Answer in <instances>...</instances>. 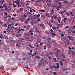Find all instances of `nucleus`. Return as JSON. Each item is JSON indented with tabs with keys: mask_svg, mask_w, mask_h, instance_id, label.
<instances>
[{
	"mask_svg": "<svg viewBox=\"0 0 75 75\" xmlns=\"http://www.w3.org/2000/svg\"><path fill=\"white\" fill-rule=\"evenodd\" d=\"M25 37L26 40H30V38H29V37L28 36V33H25Z\"/></svg>",
	"mask_w": 75,
	"mask_h": 75,
	"instance_id": "obj_1",
	"label": "nucleus"
},
{
	"mask_svg": "<svg viewBox=\"0 0 75 75\" xmlns=\"http://www.w3.org/2000/svg\"><path fill=\"white\" fill-rule=\"evenodd\" d=\"M34 45L35 47H36L38 48H40V46L38 45V44H37V43H34Z\"/></svg>",
	"mask_w": 75,
	"mask_h": 75,
	"instance_id": "obj_2",
	"label": "nucleus"
},
{
	"mask_svg": "<svg viewBox=\"0 0 75 75\" xmlns=\"http://www.w3.org/2000/svg\"><path fill=\"white\" fill-rule=\"evenodd\" d=\"M47 40L48 41H50V40H51V38L50 36H47Z\"/></svg>",
	"mask_w": 75,
	"mask_h": 75,
	"instance_id": "obj_3",
	"label": "nucleus"
},
{
	"mask_svg": "<svg viewBox=\"0 0 75 75\" xmlns=\"http://www.w3.org/2000/svg\"><path fill=\"white\" fill-rule=\"evenodd\" d=\"M54 8H52V9L50 11V12L51 13H50V14H54Z\"/></svg>",
	"mask_w": 75,
	"mask_h": 75,
	"instance_id": "obj_4",
	"label": "nucleus"
},
{
	"mask_svg": "<svg viewBox=\"0 0 75 75\" xmlns=\"http://www.w3.org/2000/svg\"><path fill=\"white\" fill-rule=\"evenodd\" d=\"M48 59H49L50 61H52L51 56L49 55L48 57Z\"/></svg>",
	"mask_w": 75,
	"mask_h": 75,
	"instance_id": "obj_5",
	"label": "nucleus"
},
{
	"mask_svg": "<svg viewBox=\"0 0 75 75\" xmlns=\"http://www.w3.org/2000/svg\"><path fill=\"white\" fill-rule=\"evenodd\" d=\"M56 64L57 66H56V67L57 68V69L58 68L60 67V66H59V63H56Z\"/></svg>",
	"mask_w": 75,
	"mask_h": 75,
	"instance_id": "obj_6",
	"label": "nucleus"
},
{
	"mask_svg": "<svg viewBox=\"0 0 75 75\" xmlns=\"http://www.w3.org/2000/svg\"><path fill=\"white\" fill-rule=\"evenodd\" d=\"M12 38L10 37V38H9V40H10V41H11V42H15V41H14V40H12L11 39H12Z\"/></svg>",
	"mask_w": 75,
	"mask_h": 75,
	"instance_id": "obj_7",
	"label": "nucleus"
},
{
	"mask_svg": "<svg viewBox=\"0 0 75 75\" xmlns=\"http://www.w3.org/2000/svg\"><path fill=\"white\" fill-rule=\"evenodd\" d=\"M69 14H71L70 16H71V17H74V15L72 14L73 13L71 11L69 12Z\"/></svg>",
	"mask_w": 75,
	"mask_h": 75,
	"instance_id": "obj_8",
	"label": "nucleus"
},
{
	"mask_svg": "<svg viewBox=\"0 0 75 75\" xmlns=\"http://www.w3.org/2000/svg\"><path fill=\"white\" fill-rule=\"evenodd\" d=\"M40 61L41 62V63H42V64H44V60L42 59L41 60H40Z\"/></svg>",
	"mask_w": 75,
	"mask_h": 75,
	"instance_id": "obj_9",
	"label": "nucleus"
},
{
	"mask_svg": "<svg viewBox=\"0 0 75 75\" xmlns=\"http://www.w3.org/2000/svg\"><path fill=\"white\" fill-rule=\"evenodd\" d=\"M30 1H27L26 2V5H29V4L30 3Z\"/></svg>",
	"mask_w": 75,
	"mask_h": 75,
	"instance_id": "obj_10",
	"label": "nucleus"
},
{
	"mask_svg": "<svg viewBox=\"0 0 75 75\" xmlns=\"http://www.w3.org/2000/svg\"><path fill=\"white\" fill-rule=\"evenodd\" d=\"M53 62H57V59L55 58H54L53 59Z\"/></svg>",
	"mask_w": 75,
	"mask_h": 75,
	"instance_id": "obj_11",
	"label": "nucleus"
},
{
	"mask_svg": "<svg viewBox=\"0 0 75 75\" xmlns=\"http://www.w3.org/2000/svg\"><path fill=\"white\" fill-rule=\"evenodd\" d=\"M40 12H42V13H45V10H41V9L40 10Z\"/></svg>",
	"mask_w": 75,
	"mask_h": 75,
	"instance_id": "obj_12",
	"label": "nucleus"
},
{
	"mask_svg": "<svg viewBox=\"0 0 75 75\" xmlns=\"http://www.w3.org/2000/svg\"><path fill=\"white\" fill-rule=\"evenodd\" d=\"M52 42H53V44L56 45L57 44V42L54 40H52Z\"/></svg>",
	"mask_w": 75,
	"mask_h": 75,
	"instance_id": "obj_13",
	"label": "nucleus"
},
{
	"mask_svg": "<svg viewBox=\"0 0 75 75\" xmlns=\"http://www.w3.org/2000/svg\"><path fill=\"white\" fill-rule=\"evenodd\" d=\"M60 14H61L62 15H63L64 14V12L62 11H61L60 12Z\"/></svg>",
	"mask_w": 75,
	"mask_h": 75,
	"instance_id": "obj_14",
	"label": "nucleus"
},
{
	"mask_svg": "<svg viewBox=\"0 0 75 75\" xmlns=\"http://www.w3.org/2000/svg\"><path fill=\"white\" fill-rule=\"evenodd\" d=\"M62 57L63 58H65L66 57L65 55H64V54H63L62 55Z\"/></svg>",
	"mask_w": 75,
	"mask_h": 75,
	"instance_id": "obj_15",
	"label": "nucleus"
},
{
	"mask_svg": "<svg viewBox=\"0 0 75 75\" xmlns=\"http://www.w3.org/2000/svg\"><path fill=\"white\" fill-rule=\"evenodd\" d=\"M51 3H47V5L48 6V7H50L51 6Z\"/></svg>",
	"mask_w": 75,
	"mask_h": 75,
	"instance_id": "obj_16",
	"label": "nucleus"
},
{
	"mask_svg": "<svg viewBox=\"0 0 75 75\" xmlns=\"http://www.w3.org/2000/svg\"><path fill=\"white\" fill-rule=\"evenodd\" d=\"M43 0H38L37 1V2L38 3H40V2H42Z\"/></svg>",
	"mask_w": 75,
	"mask_h": 75,
	"instance_id": "obj_17",
	"label": "nucleus"
},
{
	"mask_svg": "<svg viewBox=\"0 0 75 75\" xmlns=\"http://www.w3.org/2000/svg\"><path fill=\"white\" fill-rule=\"evenodd\" d=\"M40 27H44V25L43 24V23H42L40 25Z\"/></svg>",
	"mask_w": 75,
	"mask_h": 75,
	"instance_id": "obj_18",
	"label": "nucleus"
},
{
	"mask_svg": "<svg viewBox=\"0 0 75 75\" xmlns=\"http://www.w3.org/2000/svg\"><path fill=\"white\" fill-rule=\"evenodd\" d=\"M38 2H37V1L35 2L36 6H39V5H38Z\"/></svg>",
	"mask_w": 75,
	"mask_h": 75,
	"instance_id": "obj_19",
	"label": "nucleus"
},
{
	"mask_svg": "<svg viewBox=\"0 0 75 75\" xmlns=\"http://www.w3.org/2000/svg\"><path fill=\"white\" fill-rule=\"evenodd\" d=\"M20 10L21 11H23V7H21L20 8Z\"/></svg>",
	"mask_w": 75,
	"mask_h": 75,
	"instance_id": "obj_20",
	"label": "nucleus"
},
{
	"mask_svg": "<svg viewBox=\"0 0 75 75\" xmlns=\"http://www.w3.org/2000/svg\"><path fill=\"white\" fill-rule=\"evenodd\" d=\"M36 16H37L38 17H37V18H36L35 19H37V18H38V17H40V15L38 14L36 15Z\"/></svg>",
	"mask_w": 75,
	"mask_h": 75,
	"instance_id": "obj_21",
	"label": "nucleus"
},
{
	"mask_svg": "<svg viewBox=\"0 0 75 75\" xmlns=\"http://www.w3.org/2000/svg\"><path fill=\"white\" fill-rule=\"evenodd\" d=\"M16 5H17V6H18V7H21V6L20 4L18 3L17 4H16Z\"/></svg>",
	"mask_w": 75,
	"mask_h": 75,
	"instance_id": "obj_22",
	"label": "nucleus"
},
{
	"mask_svg": "<svg viewBox=\"0 0 75 75\" xmlns=\"http://www.w3.org/2000/svg\"><path fill=\"white\" fill-rule=\"evenodd\" d=\"M52 29L53 30H56V29H57V28L55 27H53L52 28Z\"/></svg>",
	"mask_w": 75,
	"mask_h": 75,
	"instance_id": "obj_23",
	"label": "nucleus"
},
{
	"mask_svg": "<svg viewBox=\"0 0 75 75\" xmlns=\"http://www.w3.org/2000/svg\"><path fill=\"white\" fill-rule=\"evenodd\" d=\"M16 45L17 47H18V48H20V47L19 46V44H16Z\"/></svg>",
	"mask_w": 75,
	"mask_h": 75,
	"instance_id": "obj_24",
	"label": "nucleus"
},
{
	"mask_svg": "<svg viewBox=\"0 0 75 75\" xmlns=\"http://www.w3.org/2000/svg\"><path fill=\"white\" fill-rule=\"evenodd\" d=\"M58 20H61V17H58L57 18Z\"/></svg>",
	"mask_w": 75,
	"mask_h": 75,
	"instance_id": "obj_25",
	"label": "nucleus"
},
{
	"mask_svg": "<svg viewBox=\"0 0 75 75\" xmlns=\"http://www.w3.org/2000/svg\"><path fill=\"white\" fill-rule=\"evenodd\" d=\"M62 2H60L58 3V4L60 5H61V4H62Z\"/></svg>",
	"mask_w": 75,
	"mask_h": 75,
	"instance_id": "obj_26",
	"label": "nucleus"
},
{
	"mask_svg": "<svg viewBox=\"0 0 75 75\" xmlns=\"http://www.w3.org/2000/svg\"><path fill=\"white\" fill-rule=\"evenodd\" d=\"M4 37L1 34L0 35V38H3Z\"/></svg>",
	"mask_w": 75,
	"mask_h": 75,
	"instance_id": "obj_27",
	"label": "nucleus"
},
{
	"mask_svg": "<svg viewBox=\"0 0 75 75\" xmlns=\"http://www.w3.org/2000/svg\"><path fill=\"white\" fill-rule=\"evenodd\" d=\"M35 32H39V30L38 29H35Z\"/></svg>",
	"mask_w": 75,
	"mask_h": 75,
	"instance_id": "obj_28",
	"label": "nucleus"
},
{
	"mask_svg": "<svg viewBox=\"0 0 75 75\" xmlns=\"http://www.w3.org/2000/svg\"><path fill=\"white\" fill-rule=\"evenodd\" d=\"M52 69L53 68H54V69H57V68L56 67V66H52Z\"/></svg>",
	"mask_w": 75,
	"mask_h": 75,
	"instance_id": "obj_29",
	"label": "nucleus"
},
{
	"mask_svg": "<svg viewBox=\"0 0 75 75\" xmlns=\"http://www.w3.org/2000/svg\"><path fill=\"white\" fill-rule=\"evenodd\" d=\"M62 60L63 61H65L64 62L65 64H66V63H67V62H66V60H65V59H62Z\"/></svg>",
	"mask_w": 75,
	"mask_h": 75,
	"instance_id": "obj_30",
	"label": "nucleus"
},
{
	"mask_svg": "<svg viewBox=\"0 0 75 75\" xmlns=\"http://www.w3.org/2000/svg\"><path fill=\"white\" fill-rule=\"evenodd\" d=\"M38 64L39 66H41V65H42V64H41V63H38Z\"/></svg>",
	"mask_w": 75,
	"mask_h": 75,
	"instance_id": "obj_31",
	"label": "nucleus"
},
{
	"mask_svg": "<svg viewBox=\"0 0 75 75\" xmlns=\"http://www.w3.org/2000/svg\"><path fill=\"white\" fill-rule=\"evenodd\" d=\"M16 1H17V2H16L17 4L19 3H20V0H16Z\"/></svg>",
	"mask_w": 75,
	"mask_h": 75,
	"instance_id": "obj_32",
	"label": "nucleus"
},
{
	"mask_svg": "<svg viewBox=\"0 0 75 75\" xmlns=\"http://www.w3.org/2000/svg\"><path fill=\"white\" fill-rule=\"evenodd\" d=\"M27 28L28 29H29L30 27H31V26L29 25H27Z\"/></svg>",
	"mask_w": 75,
	"mask_h": 75,
	"instance_id": "obj_33",
	"label": "nucleus"
},
{
	"mask_svg": "<svg viewBox=\"0 0 75 75\" xmlns=\"http://www.w3.org/2000/svg\"><path fill=\"white\" fill-rule=\"evenodd\" d=\"M63 3L64 4H67V1H63Z\"/></svg>",
	"mask_w": 75,
	"mask_h": 75,
	"instance_id": "obj_34",
	"label": "nucleus"
},
{
	"mask_svg": "<svg viewBox=\"0 0 75 75\" xmlns=\"http://www.w3.org/2000/svg\"><path fill=\"white\" fill-rule=\"evenodd\" d=\"M11 24H10V25H8V28H10V26H11Z\"/></svg>",
	"mask_w": 75,
	"mask_h": 75,
	"instance_id": "obj_35",
	"label": "nucleus"
},
{
	"mask_svg": "<svg viewBox=\"0 0 75 75\" xmlns=\"http://www.w3.org/2000/svg\"><path fill=\"white\" fill-rule=\"evenodd\" d=\"M55 35H56V34L55 33H52V35L53 37H54V36H55Z\"/></svg>",
	"mask_w": 75,
	"mask_h": 75,
	"instance_id": "obj_36",
	"label": "nucleus"
},
{
	"mask_svg": "<svg viewBox=\"0 0 75 75\" xmlns=\"http://www.w3.org/2000/svg\"><path fill=\"white\" fill-rule=\"evenodd\" d=\"M59 8L58 7H57L56 8V9L57 10H58V11H59V10H60V9H59Z\"/></svg>",
	"mask_w": 75,
	"mask_h": 75,
	"instance_id": "obj_37",
	"label": "nucleus"
},
{
	"mask_svg": "<svg viewBox=\"0 0 75 75\" xmlns=\"http://www.w3.org/2000/svg\"><path fill=\"white\" fill-rule=\"evenodd\" d=\"M20 34H18V35H16V37H20Z\"/></svg>",
	"mask_w": 75,
	"mask_h": 75,
	"instance_id": "obj_38",
	"label": "nucleus"
},
{
	"mask_svg": "<svg viewBox=\"0 0 75 75\" xmlns=\"http://www.w3.org/2000/svg\"><path fill=\"white\" fill-rule=\"evenodd\" d=\"M44 61L45 62V63L46 64H48V62H47V61Z\"/></svg>",
	"mask_w": 75,
	"mask_h": 75,
	"instance_id": "obj_39",
	"label": "nucleus"
},
{
	"mask_svg": "<svg viewBox=\"0 0 75 75\" xmlns=\"http://www.w3.org/2000/svg\"><path fill=\"white\" fill-rule=\"evenodd\" d=\"M4 27H7V25L6 24H4Z\"/></svg>",
	"mask_w": 75,
	"mask_h": 75,
	"instance_id": "obj_40",
	"label": "nucleus"
},
{
	"mask_svg": "<svg viewBox=\"0 0 75 75\" xmlns=\"http://www.w3.org/2000/svg\"><path fill=\"white\" fill-rule=\"evenodd\" d=\"M57 74V72H54V73H53V75H56Z\"/></svg>",
	"mask_w": 75,
	"mask_h": 75,
	"instance_id": "obj_41",
	"label": "nucleus"
},
{
	"mask_svg": "<svg viewBox=\"0 0 75 75\" xmlns=\"http://www.w3.org/2000/svg\"><path fill=\"white\" fill-rule=\"evenodd\" d=\"M30 24L31 25H34V23L33 21L30 22Z\"/></svg>",
	"mask_w": 75,
	"mask_h": 75,
	"instance_id": "obj_42",
	"label": "nucleus"
},
{
	"mask_svg": "<svg viewBox=\"0 0 75 75\" xmlns=\"http://www.w3.org/2000/svg\"><path fill=\"white\" fill-rule=\"evenodd\" d=\"M52 54H53V52H51L49 53V54H50V55H52Z\"/></svg>",
	"mask_w": 75,
	"mask_h": 75,
	"instance_id": "obj_43",
	"label": "nucleus"
},
{
	"mask_svg": "<svg viewBox=\"0 0 75 75\" xmlns=\"http://www.w3.org/2000/svg\"><path fill=\"white\" fill-rule=\"evenodd\" d=\"M60 65L62 66V67H63V66L64 65V63H60Z\"/></svg>",
	"mask_w": 75,
	"mask_h": 75,
	"instance_id": "obj_44",
	"label": "nucleus"
},
{
	"mask_svg": "<svg viewBox=\"0 0 75 75\" xmlns=\"http://www.w3.org/2000/svg\"><path fill=\"white\" fill-rule=\"evenodd\" d=\"M29 47H30V48H34V47L32 46V45H29Z\"/></svg>",
	"mask_w": 75,
	"mask_h": 75,
	"instance_id": "obj_45",
	"label": "nucleus"
},
{
	"mask_svg": "<svg viewBox=\"0 0 75 75\" xmlns=\"http://www.w3.org/2000/svg\"><path fill=\"white\" fill-rule=\"evenodd\" d=\"M61 7H62V6L59 5L58 8H61Z\"/></svg>",
	"mask_w": 75,
	"mask_h": 75,
	"instance_id": "obj_46",
	"label": "nucleus"
},
{
	"mask_svg": "<svg viewBox=\"0 0 75 75\" xmlns=\"http://www.w3.org/2000/svg\"><path fill=\"white\" fill-rule=\"evenodd\" d=\"M68 19V18H67V17H65L64 18L63 20H67Z\"/></svg>",
	"mask_w": 75,
	"mask_h": 75,
	"instance_id": "obj_47",
	"label": "nucleus"
},
{
	"mask_svg": "<svg viewBox=\"0 0 75 75\" xmlns=\"http://www.w3.org/2000/svg\"><path fill=\"white\" fill-rule=\"evenodd\" d=\"M3 6L5 7H7V5L6 4H3Z\"/></svg>",
	"mask_w": 75,
	"mask_h": 75,
	"instance_id": "obj_48",
	"label": "nucleus"
},
{
	"mask_svg": "<svg viewBox=\"0 0 75 75\" xmlns=\"http://www.w3.org/2000/svg\"><path fill=\"white\" fill-rule=\"evenodd\" d=\"M47 48V47H46V46H45L44 47V50H46Z\"/></svg>",
	"mask_w": 75,
	"mask_h": 75,
	"instance_id": "obj_49",
	"label": "nucleus"
},
{
	"mask_svg": "<svg viewBox=\"0 0 75 75\" xmlns=\"http://www.w3.org/2000/svg\"><path fill=\"white\" fill-rule=\"evenodd\" d=\"M53 20H54V19L52 18V21H52V22H53V23H55V21H53Z\"/></svg>",
	"mask_w": 75,
	"mask_h": 75,
	"instance_id": "obj_50",
	"label": "nucleus"
},
{
	"mask_svg": "<svg viewBox=\"0 0 75 75\" xmlns=\"http://www.w3.org/2000/svg\"><path fill=\"white\" fill-rule=\"evenodd\" d=\"M4 13L6 16H7V12H4Z\"/></svg>",
	"mask_w": 75,
	"mask_h": 75,
	"instance_id": "obj_51",
	"label": "nucleus"
},
{
	"mask_svg": "<svg viewBox=\"0 0 75 75\" xmlns=\"http://www.w3.org/2000/svg\"><path fill=\"white\" fill-rule=\"evenodd\" d=\"M18 25V23H16V24L15 25V27H17Z\"/></svg>",
	"mask_w": 75,
	"mask_h": 75,
	"instance_id": "obj_52",
	"label": "nucleus"
},
{
	"mask_svg": "<svg viewBox=\"0 0 75 75\" xmlns=\"http://www.w3.org/2000/svg\"><path fill=\"white\" fill-rule=\"evenodd\" d=\"M49 67L50 68V69H52V66H49Z\"/></svg>",
	"mask_w": 75,
	"mask_h": 75,
	"instance_id": "obj_53",
	"label": "nucleus"
},
{
	"mask_svg": "<svg viewBox=\"0 0 75 75\" xmlns=\"http://www.w3.org/2000/svg\"><path fill=\"white\" fill-rule=\"evenodd\" d=\"M66 14H67V16H69V13H68V12H66L65 13Z\"/></svg>",
	"mask_w": 75,
	"mask_h": 75,
	"instance_id": "obj_54",
	"label": "nucleus"
},
{
	"mask_svg": "<svg viewBox=\"0 0 75 75\" xmlns=\"http://www.w3.org/2000/svg\"><path fill=\"white\" fill-rule=\"evenodd\" d=\"M27 20H28V21H30V18H27Z\"/></svg>",
	"mask_w": 75,
	"mask_h": 75,
	"instance_id": "obj_55",
	"label": "nucleus"
},
{
	"mask_svg": "<svg viewBox=\"0 0 75 75\" xmlns=\"http://www.w3.org/2000/svg\"><path fill=\"white\" fill-rule=\"evenodd\" d=\"M50 31H51L52 33L53 32H54V30L52 29L50 30Z\"/></svg>",
	"mask_w": 75,
	"mask_h": 75,
	"instance_id": "obj_56",
	"label": "nucleus"
},
{
	"mask_svg": "<svg viewBox=\"0 0 75 75\" xmlns=\"http://www.w3.org/2000/svg\"><path fill=\"white\" fill-rule=\"evenodd\" d=\"M63 70L64 71H67V69H66L63 68Z\"/></svg>",
	"mask_w": 75,
	"mask_h": 75,
	"instance_id": "obj_57",
	"label": "nucleus"
},
{
	"mask_svg": "<svg viewBox=\"0 0 75 75\" xmlns=\"http://www.w3.org/2000/svg\"><path fill=\"white\" fill-rule=\"evenodd\" d=\"M31 10H33V12H34L35 13V9H33V8H32Z\"/></svg>",
	"mask_w": 75,
	"mask_h": 75,
	"instance_id": "obj_58",
	"label": "nucleus"
},
{
	"mask_svg": "<svg viewBox=\"0 0 75 75\" xmlns=\"http://www.w3.org/2000/svg\"><path fill=\"white\" fill-rule=\"evenodd\" d=\"M25 23H28V21L27 20H25Z\"/></svg>",
	"mask_w": 75,
	"mask_h": 75,
	"instance_id": "obj_59",
	"label": "nucleus"
},
{
	"mask_svg": "<svg viewBox=\"0 0 75 75\" xmlns=\"http://www.w3.org/2000/svg\"><path fill=\"white\" fill-rule=\"evenodd\" d=\"M4 44V43H3V42H2L1 43H0V45H1L2 44Z\"/></svg>",
	"mask_w": 75,
	"mask_h": 75,
	"instance_id": "obj_60",
	"label": "nucleus"
},
{
	"mask_svg": "<svg viewBox=\"0 0 75 75\" xmlns=\"http://www.w3.org/2000/svg\"><path fill=\"white\" fill-rule=\"evenodd\" d=\"M24 17H27V16L25 15V14H24L23 15Z\"/></svg>",
	"mask_w": 75,
	"mask_h": 75,
	"instance_id": "obj_61",
	"label": "nucleus"
},
{
	"mask_svg": "<svg viewBox=\"0 0 75 75\" xmlns=\"http://www.w3.org/2000/svg\"><path fill=\"white\" fill-rule=\"evenodd\" d=\"M0 8H3V7L2 6H0Z\"/></svg>",
	"mask_w": 75,
	"mask_h": 75,
	"instance_id": "obj_62",
	"label": "nucleus"
},
{
	"mask_svg": "<svg viewBox=\"0 0 75 75\" xmlns=\"http://www.w3.org/2000/svg\"><path fill=\"white\" fill-rule=\"evenodd\" d=\"M20 20H21V21H23V18H21L20 19Z\"/></svg>",
	"mask_w": 75,
	"mask_h": 75,
	"instance_id": "obj_63",
	"label": "nucleus"
},
{
	"mask_svg": "<svg viewBox=\"0 0 75 75\" xmlns=\"http://www.w3.org/2000/svg\"><path fill=\"white\" fill-rule=\"evenodd\" d=\"M72 54L73 55H74L75 54V52H72Z\"/></svg>",
	"mask_w": 75,
	"mask_h": 75,
	"instance_id": "obj_64",
	"label": "nucleus"
}]
</instances>
